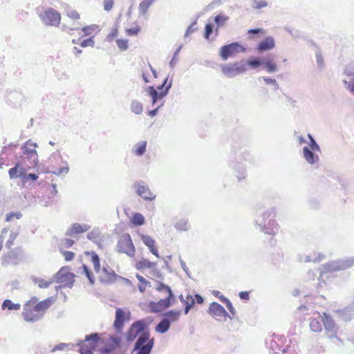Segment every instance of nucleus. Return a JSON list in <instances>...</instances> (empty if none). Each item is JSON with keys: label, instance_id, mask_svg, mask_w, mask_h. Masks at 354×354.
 I'll use <instances>...</instances> for the list:
<instances>
[{"label": "nucleus", "instance_id": "f257e3e1", "mask_svg": "<svg viewBox=\"0 0 354 354\" xmlns=\"http://www.w3.org/2000/svg\"><path fill=\"white\" fill-rule=\"evenodd\" d=\"M154 319L148 316L133 322L125 333L124 337L128 344L133 342L139 335L138 338L148 339L150 336L149 325Z\"/></svg>", "mask_w": 354, "mask_h": 354}, {"label": "nucleus", "instance_id": "f03ea898", "mask_svg": "<svg viewBox=\"0 0 354 354\" xmlns=\"http://www.w3.org/2000/svg\"><path fill=\"white\" fill-rule=\"evenodd\" d=\"M254 223L259 227L260 230L265 234L274 235L275 234L274 227L277 222L275 208L272 207L266 212H262L261 209L256 211Z\"/></svg>", "mask_w": 354, "mask_h": 354}, {"label": "nucleus", "instance_id": "7ed1b4c3", "mask_svg": "<svg viewBox=\"0 0 354 354\" xmlns=\"http://www.w3.org/2000/svg\"><path fill=\"white\" fill-rule=\"evenodd\" d=\"M244 64L247 68L248 67L250 69L257 70L262 67L268 73H274L279 69L274 62V55L272 54L266 56H250Z\"/></svg>", "mask_w": 354, "mask_h": 354}, {"label": "nucleus", "instance_id": "20e7f679", "mask_svg": "<svg viewBox=\"0 0 354 354\" xmlns=\"http://www.w3.org/2000/svg\"><path fill=\"white\" fill-rule=\"evenodd\" d=\"M102 342L100 333L95 332L86 335L84 339L77 341L76 346H79L80 354H94Z\"/></svg>", "mask_w": 354, "mask_h": 354}, {"label": "nucleus", "instance_id": "39448f33", "mask_svg": "<svg viewBox=\"0 0 354 354\" xmlns=\"http://www.w3.org/2000/svg\"><path fill=\"white\" fill-rule=\"evenodd\" d=\"M354 266V257L338 259L323 265L326 272H333L347 270Z\"/></svg>", "mask_w": 354, "mask_h": 354}, {"label": "nucleus", "instance_id": "423d86ee", "mask_svg": "<svg viewBox=\"0 0 354 354\" xmlns=\"http://www.w3.org/2000/svg\"><path fill=\"white\" fill-rule=\"evenodd\" d=\"M69 266L62 267L53 277V281L57 283H63L64 288H71L75 283V274L69 271Z\"/></svg>", "mask_w": 354, "mask_h": 354}, {"label": "nucleus", "instance_id": "0eeeda50", "mask_svg": "<svg viewBox=\"0 0 354 354\" xmlns=\"http://www.w3.org/2000/svg\"><path fill=\"white\" fill-rule=\"evenodd\" d=\"M176 302L174 293H169L163 299L158 301H150L148 303L149 312L151 313H159L169 308Z\"/></svg>", "mask_w": 354, "mask_h": 354}, {"label": "nucleus", "instance_id": "6e6552de", "mask_svg": "<svg viewBox=\"0 0 354 354\" xmlns=\"http://www.w3.org/2000/svg\"><path fill=\"white\" fill-rule=\"evenodd\" d=\"M115 251L119 253H125L130 257L135 256L136 248L129 233H124L120 236L115 247Z\"/></svg>", "mask_w": 354, "mask_h": 354}, {"label": "nucleus", "instance_id": "1a4fd4ad", "mask_svg": "<svg viewBox=\"0 0 354 354\" xmlns=\"http://www.w3.org/2000/svg\"><path fill=\"white\" fill-rule=\"evenodd\" d=\"M246 48L239 41L225 44L219 49V56L223 61L234 57L239 53H245Z\"/></svg>", "mask_w": 354, "mask_h": 354}, {"label": "nucleus", "instance_id": "9d476101", "mask_svg": "<svg viewBox=\"0 0 354 354\" xmlns=\"http://www.w3.org/2000/svg\"><path fill=\"white\" fill-rule=\"evenodd\" d=\"M155 339L138 338L133 345L132 353L135 354H151L154 346Z\"/></svg>", "mask_w": 354, "mask_h": 354}, {"label": "nucleus", "instance_id": "9b49d317", "mask_svg": "<svg viewBox=\"0 0 354 354\" xmlns=\"http://www.w3.org/2000/svg\"><path fill=\"white\" fill-rule=\"evenodd\" d=\"M221 68L222 73L229 78L243 73L248 70L243 61L235 62L233 64H223L221 66Z\"/></svg>", "mask_w": 354, "mask_h": 354}, {"label": "nucleus", "instance_id": "f8f14e48", "mask_svg": "<svg viewBox=\"0 0 354 354\" xmlns=\"http://www.w3.org/2000/svg\"><path fill=\"white\" fill-rule=\"evenodd\" d=\"M131 313L125 312L122 308H117L115 310V320L113 327L118 334H122L126 322L129 321Z\"/></svg>", "mask_w": 354, "mask_h": 354}, {"label": "nucleus", "instance_id": "ddd939ff", "mask_svg": "<svg viewBox=\"0 0 354 354\" xmlns=\"http://www.w3.org/2000/svg\"><path fill=\"white\" fill-rule=\"evenodd\" d=\"M39 18L47 26H57L61 20V15L56 10L49 8L39 14Z\"/></svg>", "mask_w": 354, "mask_h": 354}, {"label": "nucleus", "instance_id": "4468645a", "mask_svg": "<svg viewBox=\"0 0 354 354\" xmlns=\"http://www.w3.org/2000/svg\"><path fill=\"white\" fill-rule=\"evenodd\" d=\"M171 84L168 85L167 88L164 91H158L153 85L146 88L147 95L150 97L152 106H155L156 104L163 100L169 94Z\"/></svg>", "mask_w": 354, "mask_h": 354}, {"label": "nucleus", "instance_id": "2eb2a0df", "mask_svg": "<svg viewBox=\"0 0 354 354\" xmlns=\"http://www.w3.org/2000/svg\"><path fill=\"white\" fill-rule=\"evenodd\" d=\"M322 322H323L327 337L329 339L337 337L338 326L335 323L332 317L328 314L324 313V316L322 317Z\"/></svg>", "mask_w": 354, "mask_h": 354}, {"label": "nucleus", "instance_id": "dca6fc26", "mask_svg": "<svg viewBox=\"0 0 354 354\" xmlns=\"http://www.w3.org/2000/svg\"><path fill=\"white\" fill-rule=\"evenodd\" d=\"M120 276L117 274L115 271L108 265L103 266L102 274L99 277V281L102 284L110 285L113 283Z\"/></svg>", "mask_w": 354, "mask_h": 354}, {"label": "nucleus", "instance_id": "f3484780", "mask_svg": "<svg viewBox=\"0 0 354 354\" xmlns=\"http://www.w3.org/2000/svg\"><path fill=\"white\" fill-rule=\"evenodd\" d=\"M22 151V156L21 158L26 159L30 163L29 168L35 167L38 163V155L35 149L26 147V145H22L21 147Z\"/></svg>", "mask_w": 354, "mask_h": 354}, {"label": "nucleus", "instance_id": "a211bd4d", "mask_svg": "<svg viewBox=\"0 0 354 354\" xmlns=\"http://www.w3.org/2000/svg\"><path fill=\"white\" fill-rule=\"evenodd\" d=\"M275 47V41L273 37L267 36L260 41L254 48V50L261 54L267 51L272 50Z\"/></svg>", "mask_w": 354, "mask_h": 354}, {"label": "nucleus", "instance_id": "6ab92c4d", "mask_svg": "<svg viewBox=\"0 0 354 354\" xmlns=\"http://www.w3.org/2000/svg\"><path fill=\"white\" fill-rule=\"evenodd\" d=\"M208 313L212 317H223L232 319V317L224 307L218 302L213 301L209 304Z\"/></svg>", "mask_w": 354, "mask_h": 354}, {"label": "nucleus", "instance_id": "aec40b11", "mask_svg": "<svg viewBox=\"0 0 354 354\" xmlns=\"http://www.w3.org/2000/svg\"><path fill=\"white\" fill-rule=\"evenodd\" d=\"M136 187V193L138 196H141L144 200L152 201L155 199L156 196H152V193L147 186L145 185L143 181H137L135 184Z\"/></svg>", "mask_w": 354, "mask_h": 354}, {"label": "nucleus", "instance_id": "412c9836", "mask_svg": "<svg viewBox=\"0 0 354 354\" xmlns=\"http://www.w3.org/2000/svg\"><path fill=\"white\" fill-rule=\"evenodd\" d=\"M22 252V249L19 247L11 250L4 256L3 262L7 264H17L21 259Z\"/></svg>", "mask_w": 354, "mask_h": 354}, {"label": "nucleus", "instance_id": "4be33fe9", "mask_svg": "<svg viewBox=\"0 0 354 354\" xmlns=\"http://www.w3.org/2000/svg\"><path fill=\"white\" fill-rule=\"evenodd\" d=\"M315 150H313L310 147H303V155L306 162L310 165H314L319 161V156L316 153Z\"/></svg>", "mask_w": 354, "mask_h": 354}, {"label": "nucleus", "instance_id": "5701e85b", "mask_svg": "<svg viewBox=\"0 0 354 354\" xmlns=\"http://www.w3.org/2000/svg\"><path fill=\"white\" fill-rule=\"evenodd\" d=\"M25 167L21 166V163L18 161L15 166L8 170V175L10 179L21 178L24 177Z\"/></svg>", "mask_w": 354, "mask_h": 354}, {"label": "nucleus", "instance_id": "b1692460", "mask_svg": "<svg viewBox=\"0 0 354 354\" xmlns=\"http://www.w3.org/2000/svg\"><path fill=\"white\" fill-rule=\"evenodd\" d=\"M181 312L179 310H169L162 314V319L169 324L171 326L172 323L178 320Z\"/></svg>", "mask_w": 354, "mask_h": 354}, {"label": "nucleus", "instance_id": "393cba45", "mask_svg": "<svg viewBox=\"0 0 354 354\" xmlns=\"http://www.w3.org/2000/svg\"><path fill=\"white\" fill-rule=\"evenodd\" d=\"M53 303V298L48 297L47 299L35 304L32 310L35 312H44L51 306Z\"/></svg>", "mask_w": 354, "mask_h": 354}, {"label": "nucleus", "instance_id": "a878e982", "mask_svg": "<svg viewBox=\"0 0 354 354\" xmlns=\"http://www.w3.org/2000/svg\"><path fill=\"white\" fill-rule=\"evenodd\" d=\"M339 317L345 322H350L354 317V310L352 307H346L337 310Z\"/></svg>", "mask_w": 354, "mask_h": 354}, {"label": "nucleus", "instance_id": "bb28decb", "mask_svg": "<svg viewBox=\"0 0 354 354\" xmlns=\"http://www.w3.org/2000/svg\"><path fill=\"white\" fill-rule=\"evenodd\" d=\"M86 256H90L91 261L93 264L94 270L98 273L100 271V259L99 255L95 251H86L85 252Z\"/></svg>", "mask_w": 354, "mask_h": 354}, {"label": "nucleus", "instance_id": "cd10ccee", "mask_svg": "<svg viewBox=\"0 0 354 354\" xmlns=\"http://www.w3.org/2000/svg\"><path fill=\"white\" fill-rule=\"evenodd\" d=\"M157 265L156 262H151L149 259L142 257L139 261H138L136 264V268L137 270H143L145 268H154Z\"/></svg>", "mask_w": 354, "mask_h": 354}, {"label": "nucleus", "instance_id": "c85d7f7f", "mask_svg": "<svg viewBox=\"0 0 354 354\" xmlns=\"http://www.w3.org/2000/svg\"><path fill=\"white\" fill-rule=\"evenodd\" d=\"M147 141H140L136 143L133 149V152L137 156H142L145 154L147 150Z\"/></svg>", "mask_w": 354, "mask_h": 354}, {"label": "nucleus", "instance_id": "c756f323", "mask_svg": "<svg viewBox=\"0 0 354 354\" xmlns=\"http://www.w3.org/2000/svg\"><path fill=\"white\" fill-rule=\"evenodd\" d=\"M229 20V17L221 12L214 17V21L217 28L222 27ZM216 36L218 35V30H216Z\"/></svg>", "mask_w": 354, "mask_h": 354}, {"label": "nucleus", "instance_id": "7c9ffc66", "mask_svg": "<svg viewBox=\"0 0 354 354\" xmlns=\"http://www.w3.org/2000/svg\"><path fill=\"white\" fill-rule=\"evenodd\" d=\"M130 221L133 226L138 227L145 223V218L142 214L136 212L133 214Z\"/></svg>", "mask_w": 354, "mask_h": 354}, {"label": "nucleus", "instance_id": "2f4dec72", "mask_svg": "<svg viewBox=\"0 0 354 354\" xmlns=\"http://www.w3.org/2000/svg\"><path fill=\"white\" fill-rule=\"evenodd\" d=\"M230 166L233 167L234 170L236 171V178L238 181L240 182L241 180L245 178V169L241 162H237L236 164H234L233 166H232V165L230 164Z\"/></svg>", "mask_w": 354, "mask_h": 354}, {"label": "nucleus", "instance_id": "473e14b6", "mask_svg": "<svg viewBox=\"0 0 354 354\" xmlns=\"http://www.w3.org/2000/svg\"><path fill=\"white\" fill-rule=\"evenodd\" d=\"M171 326L163 319H160L158 324L155 327V331L160 334H165L170 329Z\"/></svg>", "mask_w": 354, "mask_h": 354}, {"label": "nucleus", "instance_id": "72a5a7b5", "mask_svg": "<svg viewBox=\"0 0 354 354\" xmlns=\"http://www.w3.org/2000/svg\"><path fill=\"white\" fill-rule=\"evenodd\" d=\"M80 269L82 270V273L88 279L90 284L94 285L95 282V279L92 270L89 268V267L86 264H83Z\"/></svg>", "mask_w": 354, "mask_h": 354}, {"label": "nucleus", "instance_id": "f704fd0d", "mask_svg": "<svg viewBox=\"0 0 354 354\" xmlns=\"http://www.w3.org/2000/svg\"><path fill=\"white\" fill-rule=\"evenodd\" d=\"M20 308V304H15L9 299H5L1 305L2 310L8 309L10 310H18Z\"/></svg>", "mask_w": 354, "mask_h": 354}, {"label": "nucleus", "instance_id": "c9c22d12", "mask_svg": "<svg viewBox=\"0 0 354 354\" xmlns=\"http://www.w3.org/2000/svg\"><path fill=\"white\" fill-rule=\"evenodd\" d=\"M31 310H32L30 309L28 311L24 310L22 313V315L26 322L33 323L38 321L41 318V316L37 314H34L32 312H31Z\"/></svg>", "mask_w": 354, "mask_h": 354}, {"label": "nucleus", "instance_id": "e433bc0d", "mask_svg": "<svg viewBox=\"0 0 354 354\" xmlns=\"http://www.w3.org/2000/svg\"><path fill=\"white\" fill-rule=\"evenodd\" d=\"M130 109L132 113L136 115H141L143 111V106L139 101L133 100L131 102Z\"/></svg>", "mask_w": 354, "mask_h": 354}, {"label": "nucleus", "instance_id": "4c0bfd02", "mask_svg": "<svg viewBox=\"0 0 354 354\" xmlns=\"http://www.w3.org/2000/svg\"><path fill=\"white\" fill-rule=\"evenodd\" d=\"M110 342L113 344L114 348L111 346H109L107 348V351H112L114 348H119L121 346L122 338L120 335H110L109 337Z\"/></svg>", "mask_w": 354, "mask_h": 354}, {"label": "nucleus", "instance_id": "58836bf2", "mask_svg": "<svg viewBox=\"0 0 354 354\" xmlns=\"http://www.w3.org/2000/svg\"><path fill=\"white\" fill-rule=\"evenodd\" d=\"M156 0H143L140 4H139V14L140 15H145L149 8L151 6V4L155 1Z\"/></svg>", "mask_w": 354, "mask_h": 354}, {"label": "nucleus", "instance_id": "ea45409f", "mask_svg": "<svg viewBox=\"0 0 354 354\" xmlns=\"http://www.w3.org/2000/svg\"><path fill=\"white\" fill-rule=\"evenodd\" d=\"M32 280L35 283H37L40 288H47L53 281V279L47 281L45 279L37 277H32Z\"/></svg>", "mask_w": 354, "mask_h": 354}, {"label": "nucleus", "instance_id": "a19ab883", "mask_svg": "<svg viewBox=\"0 0 354 354\" xmlns=\"http://www.w3.org/2000/svg\"><path fill=\"white\" fill-rule=\"evenodd\" d=\"M27 169L25 168V172L24 174V177L21 178V182L23 184L27 183L29 180H31L32 183L37 180L39 176L37 174L30 173L27 174Z\"/></svg>", "mask_w": 354, "mask_h": 354}, {"label": "nucleus", "instance_id": "79ce46f5", "mask_svg": "<svg viewBox=\"0 0 354 354\" xmlns=\"http://www.w3.org/2000/svg\"><path fill=\"white\" fill-rule=\"evenodd\" d=\"M81 233H83V229L82 227V224L75 223L72 224L70 230H68L66 232V235L70 236L72 234H81Z\"/></svg>", "mask_w": 354, "mask_h": 354}, {"label": "nucleus", "instance_id": "37998d69", "mask_svg": "<svg viewBox=\"0 0 354 354\" xmlns=\"http://www.w3.org/2000/svg\"><path fill=\"white\" fill-rule=\"evenodd\" d=\"M187 299H188L187 303H185V304H183L185 306V308H184L185 315H187L189 313V312L190 311V310L192 309L195 305V300L194 299L193 297L191 295L188 294L187 295Z\"/></svg>", "mask_w": 354, "mask_h": 354}, {"label": "nucleus", "instance_id": "c03bdc74", "mask_svg": "<svg viewBox=\"0 0 354 354\" xmlns=\"http://www.w3.org/2000/svg\"><path fill=\"white\" fill-rule=\"evenodd\" d=\"M221 301L225 305L230 314H232L233 316L236 315V311L234 308L232 303L227 297H222L221 298Z\"/></svg>", "mask_w": 354, "mask_h": 354}, {"label": "nucleus", "instance_id": "a18cd8bd", "mask_svg": "<svg viewBox=\"0 0 354 354\" xmlns=\"http://www.w3.org/2000/svg\"><path fill=\"white\" fill-rule=\"evenodd\" d=\"M100 230L99 228L95 227L88 233L86 237L88 240L97 243V242L95 240L100 237Z\"/></svg>", "mask_w": 354, "mask_h": 354}, {"label": "nucleus", "instance_id": "49530a36", "mask_svg": "<svg viewBox=\"0 0 354 354\" xmlns=\"http://www.w3.org/2000/svg\"><path fill=\"white\" fill-rule=\"evenodd\" d=\"M140 239L143 242V243L149 248H151V246H154L156 245V241L151 238V236L147 234H141Z\"/></svg>", "mask_w": 354, "mask_h": 354}, {"label": "nucleus", "instance_id": "de8ad7c7", "mask_svg": "<svg viewBox=\"0 0 354 354\" xmlns=\"http://www.w3.org/2000/svg\"><path fill=\"white\" fill-rule=\"evenodd\" d=\"M175 227L177 230L180 231H187L189 229V226L188 225V221L187 219L183 218L178 221L175 224Z\"/></svg>", "mask_w": 354, "mask_h": 354}, {"label": "nucleus", "instance_id": "09e8293b", "mask_svg": "<svg viewBox=\"0 0 354 354\" xmlns=\"http://www.w3.org/2000/svg\"><path fill=\"white\" fill-rule=\"evenodd\" d=\"M264 33V30L260 28H252L248 30V35H249L250 39L260 37Z\"/></svg>", "mask_w": 354, "mask_h": 354}, {"label": "nucleus", "instance_id": "8fccbe9b", "mask_svg": "<svg viewBox=\"0 0 354 354\" xmlns=\"http://www.w3.org/2000/svg\"><path fill=\"white\" fill-rule=\"evenodd\" d=\"M310 327L312 331L315 333L321 332L322 330L321 322L317 319H312L310 322Z\"/></svg>", "mask_w": 354, "mask_h": 354}, {"label": "nucleus", "instance_id": "3c124183", "mask_svg": "<svg viewBox=\"0 0 354 354\" xmlns=\"http://www.w3.org/2000/svg\"><path fill=\"white\" fill-rule=\"evenodd\" d=\"M73 348H74V344H66V343H59L53 347V348L51 350V352H55L57 351H64L65 349H73Z\"/></svg>", "mask_w": 354, "mask_h": 354}, {"label": "nucleus", "instance_id": "603ef678", "mask_svg": "<svg viewBox=\"0 0 354 354\" xmlns=\"http://www.w3.org/2000/svg\"><path fill=\"white\" fill-rule=\"evenodd\" d=\"M157 283L158 286L156 288V290L159 292L165 291L167 293V295L169 294L170 292L174 293L173 290H171V287L169 285L165 284L162 281H157Z\"/></svg>", "mask_w": 354, "mask_h": 354}, {"label": "nucleus", "instance_id": "864d4df0", "mask_svg": "<svg viewBox=\"0 0 354 354\" xmlns=\"http://www.w3.org/2000/svg\"><path fill=\"white\" fill-rule=\"evenodd\" d=\"M23 215L21 212H10L6 214V221L10 222L12 221L14 218H16L17 219H21L22 218Z\"/></svg>", "mask_w": 354, "mask_h": 354}, {"label": "nucleus", "instance_id": "5fc2aeb1", "mask_svg": "<svg viewBox=\"0 0 354 354\" xmlns=\"http://www.w3.org/2000/svg\"><path fill=\"white\" fill-rule=\"evenodd\" d=\"M214 25L212 23H207L205 26L203 37L205 39H208L210 35L214 32Z\"/></svg>", "mask_w": 354, "mask_h": 354}, {"label": "nucleus", "instance_id": "6e6d98bb", "mask_svg": "<svg viewBox=\"0 0 354 354\" xmlns=\"http://www.w3.org/2000/svg\"><path fill=\"white\" fill-rule=\"evenodd\" d=\"M171 84V87L172 86V80H169V75H167L162 81V82L159 84L156 89L158 91H164L168 86V85Z\"/></svg>", "mask_w": 354, "mask_h": 354}, {"label": "nucleus", "instance_id": "4d7b16f0", "mask_svg": "<svg viewBox=\"0 0 354 354\" xmlns=\"http://www.w3.org/2000/svg\"><path fill=\"white\" fill-rule=\"evenodd\" d=\"M315 55H316L317 64L319 70L322 71L325 68V64H324V58L322 55L321 51L317 50L316 52Z\"/></svg>", "mask_w": 354, "mask_h": 354}, {"label": "nucleus", "instance_id": "13d9d810", "mask_svg": "<svg viewBox=\"0 0 354 354\" xmlns=\"http://www.w3.org/2000/svg\"><path fill=\"white\" fill-rule=\"evenodd\" d=\"M182 47H183V46H182V45H180V46H178V47L176 49V50H175V51H174V53L173 57H172V58H171V59L170 60L169 64V66H170L171 68H173L174 67L175 64H176V62H177V57H178V54H179V53H180V50H181Z\"/></svg>", "mask_w": 354, "mask_h": 354}, {"label": "nucleus", "instance_id": "bf43d9fd", "mask_svg": "<svg viewBox=\"0 0 354 354\" xmlns=\"http://www.w3.org/2000/svg\"><path fill=\"white\" fill-rule=\"evenodd\" d=\"M80 45L82 47V48H86L87 46H91V47H93L94 45H95V41H94V37L92 36L89 38H87V39H85L84 40H82Z\"/></svg>", "mask_w": 354, "mask_h": 354}, {"label": "nucleus", "instance_id": "052dcab7", "mask_svg": "<svg viewBox=\"0 0 354 354\" xmlns=\"http://www.w3.org/2000/svg\"><path fill=\"white\" fill-rule=\"evenodd\" d=\"M64 163H65L66 166L58 168V169H57L54 171H52L50 172L57 176H60L62 173L68 174V172L69 171V167L68 166V163L66 161H65Z\"/></svg>", "mask_w": 354, "mask_h": 354}, {"label": "nucleus", "instance_id": "680f3d73", "mask_svg": "<svg viewBox=\"0 0 354 354\" xmlns=\"http://www.w3.org/2000/svg\"><path fill=\"white\" fill-rule=\"evenodd\" d=\"M118 35V25H115L114 28H112L111 32L106 36V40L109 42H111Z\"/></svg>", "mask_w": 354, "mask_h": 354}, {"label": "nucleus", "instance_id": "e2e57ef3", "mask_svg": "<svg viewBox=\"0 0 354 354\" xmlns=\"http://www.w3.org/2000/svg\"><path fill=\"white\" fill-rule=\"evenodd\" d=\"M17 235H18V232H12V231L10 232L9 239L6 243V247L7 248L10 249L11 248V246L14 244V241L16 239Z\"/></svg>", "mask_w": 354, "mask_h": 354}, {"label": "nucleus", "instance_id": "0e129e2a", "mask_svg": "<svg viewBox=\"0 0 354 354\" xmlns=\"http://www.w3.org/2000/svg\"><path fill=\"white\" fill-rule=\"evenodd\" d=\"M116 44L118 47L121 50H126L128 48V39H116Z\"/></svg>", "mask_w": 354, "mask_h": 354}, {"label": "nucleus", "instance_id": "69168bd1", "mask_svg": "<svg viewBox=\"0 0 354 354\" xmlns=\"http://www.w3.org/2000/svg\"><path fill=\"white\" fill-rule=\"evenodd\" d=\"M268 6V3L266 0H253L252 6L256 9H261L262 8L266 7Z\"/></svg>", "mask_w": 354, "mask_h": 354}, {"label": "nucleus", "instance_id": "338daca9", "mask_svg": "<svg viewBox=\"0 0 354 354\" xmlns=\"http://www.w3.org/2000/svg\"><path fill=\"white\" fill-rule=\"evenodd\" d=\"M141 30V28L139 26H136L133 28L126 29V32L129 36H136Z\"/></svg>", "mask_w": 354, "mask_h": 354}, {"label": "nucleus", "instance_id": "774afa93", "mask_svg": "<svg viewBox=\"0 0 354 354\" xmlns=\"http://www.w3.org/2000/svg\"><path fill=\"white\" fill-rule=\"evenodd\" d=\"M344 73L348 76H354V64H347L344 68Z\"/></svg>", "mask_w": 354, "mask_h": 354}]
</instances>
